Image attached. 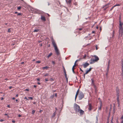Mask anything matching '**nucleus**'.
<instances>
[{"label": "nucleus", "mask_w": 123, "mask_h": 123, "mask_svg": "<svg viewBox=\"0 0 123 123\" xmlns=\"http://www.w3.org/2000/svg\"><path fill=\"white\" fill-rule=\"evenodd\" d=\"M119 22V36L121 37H122L123 33V28L122 27L123 23L120 21Z\"/></svg>", "instance_id": "nucleus-1"}, {"label": "nucleus", "mask_w": 123, "mask_h": 123, "mask_svg": "<svg viewBox=\"0 0 123 123\" xmlns=\"http://www.w3.org/2000/svg\"><path fill=\"white\" fill-rule=\"evenodd\" d=\"M52 44L53 45L54 47L55 48V49L56 52V53L57 55L60 54V53L56 45L55 41L53 39V38L52 39Z\"/></svg>", "instance_id": "nucleus-2"}, {"label": "nucleus", "mask_w": 123, "mask_h": 123, "mask_svg": "<svg viewBox=\"0 0 123 123\" xmlns=\"http://www.w3.org/2000/svg\"><path fill=\"white\" fill-rule=\"evenodd\" d=\"M74 109L76 112L79 111L80 109V106L76 104H74Z\"/></svg>", "instance_id": "nucleus-3"}, {"label": "nucleus", "mask_w": 123, "mask_h": 123, "mask_svg": "<svg viewBox=\"0 0 123 123\" xmlns=\"http://www.w3.org/2000/svg\"><path fill=\"white\" fill-rule=\"evenodd\" d=\"M84 97V95L83 93H80L79 96V98L80 100L81 99Z\"/></svg>", "instance_id": "nucleus-4"}, {"label": "nucleus", "mask_w": 123, "mask_h": 123, "mask_svg": "<svg viewBox=\"0 0 123 123\" xmlns=\"http://www.w3.org/2000/svg\"><path fill=\"white\" fill-rule=\"evenodd\" d=\"M88 109L89 111H91L92 109V106L91 104L90 103H88Z\"/></svg>", "instance_id": "nucleus-5"}, {"label": "nucleus", "mask_w": 123, "mask_h": 123, "mask_svg": "<svg viewBox=\"0 0 123 123\" xmlns=\"http://www.w3.org/2000/svg\"><path fill=\"white\" fill-rule=\"evenodd\" d=\"M109 4V3H108L103 6V8L105 7L104 9V10H105L107 9V8L109 6H108V5Z\"/></svg>", "instance_id": "nucleus-6"}, {"label": "nucleus", "mask_w": 123, "mask_h": 123, "mask_svg": "<svg viewBox=\"0 0 123 123\" xmlns=\"http://www.w3.org/2000/svg\"><path fill=\"white\" fill-rule=\"evenodd\" d=\"M77 112H79L80 114L81 115H83L84 113V111L80 109L79 110V111H78Z\"/></svg>", "instance_id": "nucleus-7"}, {"label": "nucleus", "mask_w": 123, "mask_h": 123, "mask_svg": "<svg viewBox=\"0 0 123 123\" xmlns=\"http://www.w3.org/2000/svg\"><path fill=\"white\" fill-rule=\"evenodd\" d=\"M93 57L95 58V59H94V60L96 62L99 60V58L97 56H96V55H93Z\"/></svg>", "instance_id": "nucleus-8"}, {"label": "nucleus", "mask_w": 123, "mask_h": 123, "mask_svg": "<svg viewBox=\"0 0 123 123\" xmlns=\"http://www.w3.org/2000/svg\"><path fill=\"white\" fill-rule=\"evenodd\" d=\"M90 64H92L94 63L95 62H96L94 60V59H91L90 60Z\"/></svg>", "instance_id": "nucleus-9"}, {"label": "nucleus", "mask_w": 123, "mask_h": 123, "mask_svg": "<svg viewBox=\"0 0 123 123\" xmlns=\"http://www.w3.org/2000/svg\"><path fill=\"white\" fill-rule=\"evenodd\" d=\"M83 65L84 68H86L87 66L89 65V64L86 62L85 63L83 64Z\"/></svg>", "instance_id": "nucleus-10"}, {"label": "nucleus", "mask_w": 123, "mask_h": 123, "mask_svg": "<svg viewBox=\"0 0 123 123\" xmlns=\"http://www.w3.org/2000/svg\"><path fill=\"white\" fill-rule=\"evenodd\" d=\"M41 19L43 21H45L46 20V19L45 17L42 15H41Z\"/></svg>", "instance_id": "nucleus-11"}, {"label": "nucleus", "mask_w": 123, "mask_h": 123, "mask_svg": "<svg viewBox=\"0 0 123 123\" xmlns=\"http://www.w3.org/2000/svg\"><path fill=\"white\" fill-rule=\"evenodd\" d=\"M117 101L118 102V106H119L120 105V102H119V96L118 95V94H117Z\"/></svg>", "instance_id": "nucleus-12"}, {"label": "nucleus", "mask_w": 123, "mask_h": 123, "mask_svg": "<svg viewBox=\"0 0 123 123\" xmlns=\"http://www.w3.org/2000/svg\"><path fill=\"white\" fill-rule=\"evenodd\" d=\"M71 1H72L71 0H69L68 1H67V0H66V2L67 4H70L71 3Z\"/></svg>", "instance_id": "nucleus-13"}, {"label": "nucleus", "mask_w": 123, "mask_h": 123, "mask_svg": "<svg viewBox=\"0 0 123 123\" xmlns=\"http://www.w3.org/2000/svg\"><path fill=\"white\" fill-rule=\"evenodd\" d=\"M91 80L92 81L91 83V85H94L95 84V83H94V81L93 78H92L91 79Z\"/></svg>", "instance_id": "nucleus-14"}, {"label": "nucleus", "mask_w": 123, "mask_h": 123, "mask_svg": "<svg viewBox=\"0 0 123 123\" xmlns=\"http://www.w3.org/2000/svg\"><path fill=\"white\" fill-rule=\"evenodd\" d=\"M92 68H90L88 70L86 71V72L85 73V74H87L91 70V69Z\"/></svg>", "instance_id": "nucleus-15"}, {"label": "nucleus", "mask_w": 123, "mask_h": 123, "mask_svg": "<svg viewBox=\"0 0 123 123\" xmlns=\"http://www.w3.org/2000/svg\"><path fill=\"white\" fill-rule=\"evenodd\" d=\"M99 116V115H98L96 116V123H98V117Z\"/></svg>", "instance_id": "nucleus-16"}, {"label": "nucleus", "mask_w": 123, "mask_h": 123, "mask_svg": "<svg viewBox=\"0 0 123 123\" xmlns=\"http://www.w3.org/2000/svg\"><path fill=\"white\" fill-rule=\"evenodd\" d=\"M49 68V67L48 66H46L45 67H43V69H47Z\"/></svg>", "instance_id": "nucleus-17"}, {"label": "nucleus", "mask_w": 123, "mask_h": 123, "mask_svg": "<svg viewBox=\"0 0 123 123\" xmlns=\"http://www.w3.org/2000/svg\"><path fill=\"white\" fill-rule=\"evenodd\" d=\"M121 119L122 120L121 123H123V115L121 118Z\"/></svg>", "instance_id": "nucleus-18"}, {"label": "nucleus", "mask_w": 123, "mask_h": 123, "mask_svg": "<svg viewBox=\"0 0 123 123\" xmlns=\"http://www.w3.org/2000/svg\"><path fill=\"white\" fill-rule=\"evenodd\" d=\"M52 53H50L48 56V57L49 58L50 57L51 55H52Z\"/></svg>", "instance_id": "nucleus-19"}, {"label": "nucleus", "mask_w": 123, "mask_h": 123, "mask_svg": "<svg viewBox=\"0 0 123 123\" xmlns=\"http://www.w3.org/2000/svg\"><path fill=\"white\" fill-rule=\"evenodd\" d=\"M120 6V4H116L114 6V7H115V6Z\"/></svg>", "instance_id": "nucleus-20"}, {"label": "nucleus", "mask_w": 123, "mask_h": 123, "mask_svg": "<svg viewBox=\"0 0 123 123\" xmlns=\"http://www.w3.org/2000/svg\"><path fill=\"white\" fill-rule=\"evenodd\" d=\"M79 93H76V95H75V100L76 99V98L77 97V96L78 95V94H79Z\"/></svg>", "instance_id": "nucleus-21"}, {"label": "nucleus", "mask_w": 123, "mask_h": 123, "mask_svg": "<svg viewBox=\"0 0 123 123\" xmlns=\"http://www.w3.org/2000/svg\"><path fill=\"white\" fill-rule=\"evenodd\" d=\"M109 66H108H108L107 67V72H108L109 71Z\"/></svg>", "instance_id": "nucleus-22"}, {"label": "nucleus", "mask_w": 123, "mask_h": 123, "mask_svg": "<svg viewBox=\"0 0 123 123\" xmlns=\"http://www.w3.org/2000/svg\"><path fill=\"white\" fill-rule=\"evenodd\" d=\"M28 98L29 100V99H31V100H32V99H33V98L32 97H28Z\"/></svg>", "instance_id": "nucleus-23"}, {"label": "nucleus", "mask_w": 123, "mask_h": 123, "mask_svg": "<svg viewBox=\"0 0 123 123\" xmlns=\"http://www.w3.org/2000/svg\"><path fill=\"white\" fill-rule=\"evenodd\" d=\"M49 75V74L48 73H47L46 74H45L44 75V77H46V76H48Z\"/></svg>", "instance_id": "nucleus-24"}, {"label": "nucleus", "mask_w": 123, "mask_h": 123, "mask_svg": "<svg viewBox=\"0 0 123 123\" xmlns=\"http://www.w3.org/2000/svg\"><path fill=\"white\" fill-rule=\"evenodd\" d=\"M108 66H110V60H108Z\"/></svg>", "instance_id": "nucleus-25"}, {"label": "nucleus", "mask_w": 123, "mask_h": 123, "mask_svg": "<svg viewBox=\"0 0 123 123\" xmlns=\"http://www.w3.org/2000/svg\"><path fill=\"white\" fill-rule=\"evenodd\" d=\"M113 118L112 117V119H111V122L110 123H113V122H112V121H113Z\"/></svg>", "instance_id": "nucleus-26"}, {"label": "nucleus", "mask_w": 123, "mask_h": 123, "mask_svg": "<svg viewBox=\"0 0 123 123\" xmlns=\"http://www.w3.org/2000/svg\"><path fill=\"white\" fill-rule=\"evenodd\" d=\"M35 111L34 110H33L32 111V114H34L35 113Z\"/></svg>", "instance_id": "nucleus-27"}, {"label": "nucleus", "mask_w": 123, "mask_h": 123, "mask_svg": "<svg viewBox=\"0 0 123 123\" xmlns=\"http://www.w3.org/2000/svg\"><path fill=\"white\" fill-rule=\"evenodd\" d=\"M38 31V30L37 29H35L34 30V32H37Z\"/></svg>", "instance_id": "nucleus-28"}, {"label": "nucleus", "mask_w": 123, "mask_h": 123, "mask_svg": "<svg viewBox=\"0 0 123 123\" xmlns=\"http://www.w3.org/2000/svg\"><path fill=\"white\" fill-rule=\"evenodd\" d=\"M52 63L54 65L55 64V61H52Z\"/></svg>", "instance_id": "nucleus-29"}, {"label": "nucleus", "mask_w": 123, "mask_h": 123, "mask_svg": "<svg viewBox=\"0 0 123 123\" xmlns=\"http://www.w3.org/2000/svg\"><path fill=\"white\" fill-rule=\"evenodd\" d=\"M21 8V6L18 7L17 9H18V10H20V9Z\"/></svg>", "instance_id": "nucleus-30"}, {"label": "nucleus", "mask_w": 123, "mask_h": 123, "mask_svg": "<svg viewBox=\"0 0 123 123\" xmlns=\"http://www.w3.org/2000/svg\"><path fill=\"white\" fill-rule=\"evenodd\" d=\"M36 63H39L41 62L40 61H37L36 62Z\"/></svg>", "instance_id": "nucleus-31"}, {"label": "nucleus", "mask_w": 123, "mask_h": 123, "mask_svg": "<svg viewBox=\"0 0 123 123\" xmlns=\"http://www.w3.org/2000/svg\"><path fill=\"white\" fill-rule=\"evenodd\" d=\"M121 69L122 72L123 73V66H121Z\"/></svg>", "instance_id": "nucleus-32"}, {"label": "nucleus", "mask_w": 123, "mask_h": 123, "mask_svg": "<svg viewBox=\"0 0 123 123\" xmlns=\"http://www.w3.org/2000/svg\"><path fill=\"white\" fill-rule=\"evenodd\" d=\"M21 15H22V14H21V13H18V14H17V15H18V16Z\"/></svg>", "instance_id": "nucleus-33"}, {"label": "nucleus", "mask_w": 123, "mask_h": 123, "mask_svg": "<svg viewBox=\"0 0 123 123\" xmlns=\"http://www.w3.org/2000/svg\"><path fill=\"white\" fill-rule=\"evenodd\" d=\"M80 60V59L77 60L75 62V63H76V62Z\"/></svg>", "instance_id": "nucleus-34"}, {"label": "nucleus", "mask_w": 123, "mask_h": 123, "mask_svg": "<svg viewBox=\"0 0 123 123\" xmlns=\"http://www.w3.org/2000/svg\"><path fill=\"white\" fill-rule=\"evenodd\" d=\"M121 62H122L121 66H123V61L122 59V60Z\"/></svg>", "instance_id": "nucleus-35"}, {"label": "nucleus", "mask_w": 123, "mask_h": 123, "mask_svg": "<svg viewBox=\"0 0 123 123\" xmlns=\"http://www.w3.org/2000/svg\"><path fill=\"white\" fill-rule=\"evenodd\" d=\"M114 6H113L111 8V9H110V11H111L114 8Z\"/></svg>", "instance_id": "nucleus-36"}, {"label": "nucleus", "mask_w": 123, "mask_h": 123, "mask_svg": "<svg viewBox=\"0 0 123 123\" xmlns=\"http://www.w3.org/2000/svg\"><path fill=\"white\" fill-rule=\"evenodd\" d=\"M11 31L10 29V28L8 29V32H11Z\"/></svg>", "instance_id": "nucleus-37"}, {"label": "nucleus", "mask_w": 123, "mask_h": 123, "mask_svg": "<svg viewBox=\"0 0 123 123\" xmlns=\"http://www.w3.org/2000/svg\"><path fill=\"white\" fill-rule=\"evenodd\" d=\"M121 17H119V22H121Z\"/></svg>", "instance_id": "nucleus-38"}, {"label": "nucleus", "mask_w": 123, "mask_h": 123, "mask_svg": "<svg viewBox=\"0 0 123 123\" xmlns=\"http://www.w3.org/2000/svg\"><path fill=\"white\" fill-rule=\"evenodd\" d=\"M76 65V63H74V65L73 66V68H72V69H74V67L75 66V65Z\"/></svg>", "instance_id": "nucleus-39"}, {"label": "nucleus", "mask_w": 123, "mask_h": 123, "mask_svg": "<svg viewBox=\"0 0 123 123\" xmlns=\"http://www.w3.org/2000/svg\"><path fill=\"white\" fill-rule=\"evenodd\" d=\"M54 96V95H52V96H51V97H50L52 98H53Z\"/></svg>", "instance_id": "nucleus-40"}, {"label": "nucleus", "mask_w": 123, "mask_h": 123, "mask_svg": "<svg viewBox=\"0 0 123 123\" xmlns=\"http://www.w3.org/2000/svg\"><path fill=\"white\" fill-rule=\"evenodd\" d=\"M64 75H65V78H66L67 77V75L66 73L64 74Z\"/></svg>", "instance_id": "nucleus-41"}, {"label": "nucleus", "mask_w": 123, "mask_h": 123, "mask_svg": "<svg viewBox=\"0 0 123 123\" xmlns=\"http://www.w3.org/2000/svg\"><path fill=\"white\" fill-rule=\"evenodd\" d=\"M92 85L94 86V87L95 89L96 88V86L95 84H94V85Z\"/></svg>", "instance_id": "nucleus-42"}, {"label": "nucleus", "mask_w": 123, "mask_h": 123, "mask_svg": "<svg viewBox=\"0 0 123 123\" xmlns=\"http://www.w3.org/2000/svg\"><path fill=\"white\" fill-rule=\"evenodd\" d=\"M82 28H80L78 30L79 31H80L82 30Z\"/></svg>", "instance_id": "nucleus-43"}, {"label": "nucleus", "mask_w": 123, "mask_h": 123, "mask_svg": "<svg viewBox=\"0 0 123 123\" xmlns=\"http://www.w3.org/2000/svg\"><path fill=\"white\" fill-rule=\"evenodd\" d=\"M50 80L51 81H52L54 80V79L52 78L50 79Z\"/></svg>", "instance_id": "nucleus-44"}, {"label": "nucleus", "mask_w": 123, "mask_h": 123, "mask_svg": "<svg viewBox=\"0 0 123 123\" xmlns=\"http://www.w3.org/2000/svg\"><path fill=\"white\" fill-rule=\"evenodd\" d=\"M80 70L81 71H82V72H84V71H83V70H82L80 68Z\"/></svg>", "instance_id": "nucleus-45"}, {"label": "nucleus", "mask_w": 123, "mask_h": 123, "mask_svg": "<svg viewBox=\"0 0 123 123\" xmlns=\"http://www.w3.org/2000/svg\"><path fill=\"white\" fill-rule=\"evenodd\" d=\"M45 80L46 81H48V79L47 78L45 79Z\"/></svg>", "instance_id": "nucleus-46"}, {"label": "nucleus", "mask_w": 123, "mask_h": 123, "mask_svg": "<svg viewBox=\"0 0 123 123\" xmlns=\"http://www.w3.org/2000/svg\"><path fill=\"white\" fill-rule=\"evenodd\" d=\"M63 71H64V74L66 73V72L65 69V70H64V69Z\"/></svg>", "instance_id": "nucleus-47"}, {"label": "nucleus", "mask_w": 123, "mask_h": 123, "mask_svg": "<svg viewBox=\"0 0 123 123\" xmlns=\"http://www.w3.org/2000/svg\"><path fill=\"white\" fill-rule=\"evenodd\" d=\"M25 99H26V100H29V99H28L26 97H25Z\"/></svg>", "instance_id": "nucleus-48"}, {"label": "nucleus", "mask_w": 123, "mask_h": 123, "mask_svg": "<svg viewBox=\"0 0 123 123\" xmlns=\"http://www.w3.org/2000/svg\"><path fill=\"white\" fill-rule=\"evenodd\" d=\"M95 47H96V50H97L98 49V48H97V45H96L95 46Z\"/></svg>", "instance_id": "nucleus-49"}, {"label": "nucleus", "mask_w": 123, "mask_h": 123, "mask_svg": "<svg viewBox=\"0 0 123 123\" xmlns=\"http://www.w3.org/2000/svg\"><path fill=\"white\" fill-rule=\"evenodd\" d=\"M95 33V31H92V33Z\"/></svg>", "instance_id": "nucleus-50"}, {"label": "nucleus", "mask_w": 123, "mask_h": 123, "mask_svg": "<svg viewBox=\"0 0 123 123\" xmlns=\"http://www.w3.org/2000/svg\"><path fill=\"white\" fill-rule=\"evenodd\" d=\"M12 87L11 86H10L9 87L10 89H11Z\"/></svg>", "instance_id": "nucleus-51"}, {"label": "nucleus", "mask_w": 123, "mask_h": 123, "mask_svg": "<svg viewBox=\"0 0 123 123\" xmlns=\"http://www.w3.org/2000/svg\"><path fill=\"white\" fill-rule=\"evenodd\" d=\"M3 121H4V120L2 119H1L0 120V121L1 122H3Z\"/></svg>", "instance_id": "nucleus-52"}, {"label": "nucleus", "mask_w": 123, "mask_h": 123, "mask_svg": "<svg viewBox=\"0 0 123 123\" xmlns=\"http://www.w3.org/2000/svg\"><path fill=\"white\" fill-rule=\"evenodd\" d=\"M29 89H26L25 90H24V91H28Z\"/></svg>", "instance_id": "nucleus-53"}, {"label": "nucleus", "mask_w": 123, "mask_h": 123, "mask_svg": "<svg viewBox=\"0 0 123 123\" xmlns=\"http://www.w3.org/2000/svg\"><path fill=\"white\" fill-rule=\"evenodd\" d=\"M55 115V112L54 113H53V117H54Z\"/></svg>", "instance_id": "nucleus-54"}, {"label": "nucleus", "mask_w": 123, "mask_h": 123, "mask_svg": "<svg viewBox=\"0 0 123 123\" xmlns=\"http://www.w3.org/2000/svg\"><path fill=\"white\" fill-rule=\"evenodd\" d=\"M72 71H73V72L74 73H75V72H74V69H72Z\"/></svg>", "instance_id": "nucleus-55"}, {"label": "nucleus", "mask_w": 123, "mask_h": 123, "mask_svg": "<svg viewBox=\"0 0 123 123\" xmlns=\"http://www.w3.org/2000/svg\"><path fill=\"white\" fill-rule=\"evenodd\" d=\"M101 106H100L99 108V110H101Z\"/></svg>", "instance_id": "nucleus-56"}, {"label": "nucleus", "mask_w": 123, "mask_h": 123, "mask_svg": "<svg viewBox=\"0 0 123 123\" xmlns=\"http://www.w3.org/2000/svg\"><path fill=\"white\" fill-rule=\"evenodd\" d=\"M12 122L13 123H14L15 122V121L14 120H12Z\"/></svg>", "instance_id": "nucleus-57"}, {"label": "nucleus", "mask_w": 123, "mask_h": 123, "mask_svg": "<svg viewBox=\"0 0 123 123\" xmlns=\"http://www.w3.org/2000/svg\"><path fill=\"white\" fill-rule=\"evenodd\" d=\"M117 89H116V91H117V92H118V89H117Z\"/></svg>", "instance_id": "nucleus-58"}, {"label": "nucleus", "mask_w": 123, "mask_h": 123, "mask_svg": "<svg viewBox=\"0 0 123 123\" xmlns=\"http://www.w3.org/2000/svg\"><path fill=\"white\" fill-rule=\"evenodd\" d=\"M24 62H21V64H24Z\"/></svg>", "instance_id": "nucleus-59"}, {"label": "nucleus", "mask_w": 123, "mask_h": 123, "mask_svg": "<svg viewBox=\"0 0 123 123\" xmlns=\"http://www.w3.org/2000/svg\"><path fill=\"white\" fill-rule=\"evenodd\" d=\"M86 74H85V73L84 74V79L85 78V75Z\"/></svg>", "instance_id": "nucleus-60"}, {"label": "nucleus", "mask_w": 123, "mask_h": 123, "mask_svg": "<svg viewBox=\"0 0 123 123\" xmlns=\"http://www.w3.org/2000/svg\"><path fill=\"white\" fill-rule=\"evenodd\" d=\"M86 55H84L83 56V58H85L86 57Z\"/></svg>", "instance_id": "nucleus-61"}, {"label": "nucleus", "mask_w": 123, "mask_h": 123, "mask_svg": "<svg viewBox=\"0 0 123 123\" xmlns=\"http://www.w3.org/2000/svg\"><path fill=\"white\" fill-rule=\"evenodd\" d=\"M50 4L49 2L48 3V5L49 6Z\"/></svg>", "instance_id": "nucleus-62"}, {"label": "nucleus", "mask_w": 123, "mask_h": 123, "mask_svg": "<svg viewBox=\"0 0 123 123\" xmlns=\"http://www.w3.org/2000/svg\"><path fill=\"white\" fill-rule=\"evenodd\" d=\"M19 117H21V116L20 115H19L18 116Z\"/></svg>", "instance_id": "nucleus-63"}, {"label": "nucleus", "mask_w": 123, "mask_h": 123, "mask_svg": "<svg viewBox=\"0 0 123 123\" xmlns=\"http://www.w3.org/2000/svg\"><path fill=\"white\" fill-rule=\"evenodd\" d=\"M4 99V98L3 97H2L1 98V100H3Z\"/></svg>", "instance_id": "nucleus-64"}]
</instances>
